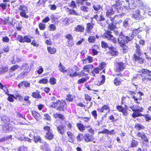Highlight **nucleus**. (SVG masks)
Segmentation results:
<instances>
[{"instance_id": "1", "label": "nucleus", "mask_w": 151, "mask_h": 151, "mask_svg": "<svg viewBox=\"0 0 151 151\" xmlns=\"http://www.w3.org/2000/svg\"><path fill=\"white\" fill-rule=\"evenodd\" d=\"M106 12V16L109 17L106 22L108 24L109 28L111 30H113L116 27V24L114 23V18L111 16L117 12L116 10L112 6H106L105 7Z\"/></svg>"}, {"instance_id": "2", "label": "nucleus", "mask_w": 151, "mask_h": 151, "mask_svg": "<svg viewBox=\"0 0 151 151\" xmlns=\"http://www.w3.org/2000/svg\"><path fill=\"white\" fill-rule=\"evenodd\" d=\"M135 53L134 55V59L136 62H138L142 64L143 63L144 60L140 56L141 54V50L140 49V47L138 44H135Z\"/></svg>"}, {"instance_id": "3", "label": "nucleus", "mask_w": 151, "mask_h": 151, "mask_svg": "<svg viewBox=\"0 0 151 151\" xmlns=\"http://www.w3.org/2000/svg\"><path fill=\"white\" fill-rule=\"evenodd\" d=\"M141 73L140 76L142 81L146 82L148 81H151V72L147 69H142L139 71Z\"/></svg>"}, {"instance_id": "4", "label": "nucleus", "mask_w": 151, "mask_h": 151, "mask_svg": "<svg viewBox=\"0 0 151 151\" xmlns=\"http://www.w3.org/2000/svg\"><path fill=\"white\" fill-rule=\"evenodd\" d=\"M18 9L20 12L19 14L20 16L26 19L29 18V16L27 14L28 13V9L25 5L22 4L20 5Z\"/></svg>"}, {"instance_id": "5", "label": "nucleus", "mask_w": 151, "mask_h": 151, "mask_svg": "<svg viewBox=\"0 0 151 151\" xmlns=\"http://www.w3.org/2000/svg\"><path fill=\"white\" fill-rule=\"evenodd\" d=\"M21 69L24 70L17 76V78H23L26 77L27 75L30 71L29 67L27 64H23L22 66Z\"/></svg>"}, {"instance_id": "6", "label": "nucleus", "mask_w": 151, "mask_h": 151, "mask_svg": "<svg viewBox=\"0 0 151 151\" xmlns=\"http://www.w3.org/2000/svg\"><path fill=\"white\" fill-rule=\"evenodd\" d=\"M14 37L16 38V39L19 42L24 43L25 42L30 43L31 41V39L28 36H24V37L21 35H17V33L15 32L14 35Z\"/></svg>"}, {"instance_id": "7", "label": "nucleus", "mask_w": 151, "mask_h": 151, "mask_svg": "<svg viewBox=\"0 0 151 151\" xmlns=\"http://www.w3.org/2000/svg\"><path fill=\"white\" fill-rule=\"evenodd\" d=\"M121 37H120L118 40V44L122 48V50H123V52L124 53L126 52L128 50V47L125 45V44L128 43V41L126 38L123 40H122Z\"/></svg>"}, {"instance_id": "8", "label": "nucleus", "mask_w": 151, "mask_h": 151, "mask_svg": "<svg viewBox=\"0 0 151 151\" xmlns=\"http://www.w3.org/2000/svg\"><path fill=\"white\" fill-rule=\"evenodd\" d=\"M114 33L116 35H118V41L120 37H121L122 40H123L126 38L128 41H131L134 38V36L133 35H129L128 36H125L123 35V32H119L117 30L114 31Z\"/></svg>"}, {"instance_id": "9", "label": "nucleus", "mask_w": 151, "mask_h": 151, "mask_svg": "<svg viewBox=\"0 0 151 151\" xmlns=\"http://www.w3.org/2000/svg\"><path fill=\"white\" fill-rule=\"evenodd\" d=\"M111 32L110 31H107L105 32L104 35V37L106 38L108 40H111L114 43H117V40L116 38L111 34Z\"/></svg>"}, {"instance_id": "10", "label": "nucleus", "mask_w": 151, "mask_h": 151, "mask_svg": "<svg viewBox=\"0 0 151 151\" xmlns=\"http://www.w3.org/2000/svg\"><path fill=\"white\" fill-rule=\"evenodd\" d=\"M125 66V64L123 62H118L115 65L114 70L116 72H119L124 70Z\"/></svg>"}, {"instance_id": "11", "label": "nucleus", "mask_w": 151, "mask_h": 151, "mask_svg": "<svg viewBox=\"0 0 151 151\" xmlns=\"http://www.w3.org/2000/svg\"><path fill=\"white\" fill-rule=\"evenodd\" d=\"M44 129L46 133L45 137L49 140H51L53 139V135L52 133V131L50 128L48 126H45L44 127Z\"/></svg>"}, {"instance_id": "12", "label": "nucleus", "mask_w": 151, "mask_h": 151, "mask_svg": "<svg viewBox=\"0 0 151 151\" xmlns=\"http://www.w3.org/2000/svg\"><path fill=\"white\" fill-rule=\"evenodd\" d=\"M72 72H73V70L69 68L68 70V74L71 77H74L78 76H82L85 75V73H84L83 70L80 72H77L76 71L73 74H72L71 73Z\"/></svg>"}, {"instance_id": "13", "label": "nucleus", "mask_w": 151, "mask_h": 151, "mask_svg": "<svg viewBox=\"0 0 151 151\" xmlns=\"http://www.w3.org/2000/svg\"><path fill=\"white\" fill-rule=\"evenodd\" d=\"M132 17L136 21H138L142 19V16L140 15V11L139 9L133 12Z\"/></svg>"}, {"instance_id": "14", "label": "nucleus", "mask_w": 151, "mask_h": 151, "mask_svg": "<svg viewBox=\"0 0 151 151\" xmlns=\"http://www.w3.org/2000/svg\"><path fill=\"white\" fill-rule=\"evenodd\" d=\"M122 3L120 0L116 1V3L112 6L116 10L118 13L120 12L121 10Z\"/></svg>"}, {"instance_id": "15", "label": "nucleus", "mask_w": 151, "mask_h": 151, "mask_svg": "<svg viewBox=\"0 0 151 151\" xmlns=\"http://www.w3.org/2000/svg\"><path fill=\"white\" fill-rule=\"evenodd\" d=\"M58 106L57 107V109L59 111H64V109L66 105V102L64 101H60Z\"/></svg>"}, {"instance_id": "16", "label": "nucleus", "mask_w": 151, "mask_h": 151, "mask_svg": "<svg viewBox=\"0 0 151 151\" xmlns=\"http://www.w3.org/2000/svg\"><path fill=\"white\" fill-rule=\"evenodd\" d=\"M94 139V137L88 133H86L84 135V139L86 142H91Z\"/></svg>"}, {"instance_id": "17", "label": "nucleus", "mask_w": 151, "mask_h": 151, "mask_svg": "<svg viewBox=\"0 0 151 151\" xmlns=\"http://www.w3.org/2000/svg\"><path fill=\"white\" fill-rule=\"evenodd\" d=\"M30 83L27 81H23L19 83L18 86L19 88H25L29 87Z\"/></svg>"}, {"instance_id": "18", "label": "nucleus", "mask_w": 151, "mask_h": 151, "mask_svg": "<svg viewBox=\"0 0 151 151\" xmlns=\"http://www.w3.org/2000/svg\"><path fill=\"white\" fill-rule=\"evenodd\" d=\"M137 135L139 137L141 138L144 142H148L149 140L144 132H138L137 134Z\"/></svg>"}, {"instance_id": "19", "label": "nucleus", "mask_w": 151, "mask_h": 151, "mask_svg": "<svg viewBox=\"0 0 151 151\" xmlns=\"http://www.w3.org/2000/svg\"><path fill=\"white\" fill-rule=\"evenodd\" d=\"M91 23H88L86 25V31L87 33H89L91 32V30L93 29L94 24L93 23V18L91 20Z\"/></svg>"}, {"instance_id": "20", "label": "nucleus", "mask_w": 151, "mask_h": 151, "mask_svg": "<svg viewBox=\"0 0 151 151\" xmlns=\"http://www.w3.org/2000/svg\"><path fill=\"white\" fill-rule=\"evenodd\" d=\"M109 49L110 50L109 52L112 56H115L117 55L118 52L116 50V49L114 48L111 45L109 47Z\"/></svg>"}, {"instance_id": "21", "label": "nucleus", "mask_w": 151, "mask_h": 151, "mask_svg": "<svg viewBox=\"0 0 151 151\" xmlns=\"http://www.w3.org/2000/svg\"><path fill=\"white\" fill-rule=\"evenodd\" d=\"M123 81L119 77H115L114 80V83L116 86H119L121 85Z\"/></svg>"}, {"instance_id": "22", "label": "nucleus", "mask_w": 151, "mask_h": 151, "mask_svg": "<svg viewBox=\"0 0 151 151\" xmlns=\"http://www.w3.org/2000/svg\"><path fill=\"white\" fill-rule=\"evenodd\" d=\"M65 37L68 39V44L71 46L73 45L74 44L73 42V37L70 34H68L65 36Z\"/></svg>"}, {"instance_id": "23", "label": "nucleus", "mask_w": 151, "mask_h": 151, "mask_svg": "<svg viewBox=\"0 0 151 151\" xmlns=\"http://www.w3.org/2000/svg\"><path fill=\"white\" fill-rule=\"evenodd\" d=\"M19 66L18 65H13V66H12L11 67L10 69V73H9V76H6V77H8V78L12 76V75H13V73L11 75L10 74V73L12 71H14L15 70H16L17 69L19 68Z\"/></svg>"}, {"instance_id": "24", "label": "nucleus", "mask_w": 151, "mask_h": 151, "mask_svg": "<svg viewBox=\"0 0 151 151\" xmlns=\"http://www.w3.org/2000/svg\"><path fill=\"white\" fill-rule=\"evenodd\" d=\"M57 128L58 132L62 135L64 134L65 131V129L63 125H60L57 127Z\"/></svg>"}, {"instance_id": "25", "label": "nucleus", "mask_w": 151, "mask_h": 151, "mask_svg": "<svg viewBox=\"0 0 151 151\" xmlns=\"http://www.w3.org/2000/svg\"><path fill=\"white\" fill-rule=\"evenodd\" d=\"M105 76L104 75H102L99 81L96 83L98 86H100L104 84L105 81Z\"/></svg>"}, {"instance_id": "26", "label": "nucleus", "mask_w": 151, "mask_h": 151, "mask_svg": "<svg viewBox=\"0 0 151 151\" xmlns=\"http://www.w3.org/2000/svg\"><path fill=\"white\" fill-rule=\"evenodd\" d=\"M93 57L91 56H88L87 58H86L84 59L83 60V64L91 63L93 62Z\"/></svg>"}, {"instance_id": "27", "label": "nucleus", "mask_w": 151, "mask_h": 151, "mask_svg": "<svg viewBox=\"0 0 151 151\" xmlns=\"http://www.w3.org/2000/svg\"><path fill=\"white\" fill-rule=\"evenodd\" d=\"M75 30L77 32H83L84 31V28L83 26L78 25L76 27H75Z\"/></svg>"}, {"instance_id": "28", "label": "nucleus", "mask_w": 151, "mask_h": 151, "mask_svg": "<svg viewBox=\"0 0 151 151\" xmlns=\"http://www.w3.org/2000/svg\"><path fill=\"white\" fill-rule=\"evenodd\" d=\"M76 126L81 132H83L85 130V126L83 124L81 123H77Z\"/></svg>"}, {"instance_id": "29", "label": "nucleus", "mask_w": 151, "mask_h": 151, "mask_svg": "<svg viewBox=\"0 0 151 151\" xmlns=\"http://www.w3.org/2000/svg\"><path fill=\"white\" fill-rule=\"evenodd\" d=\"M74 98V96L70 94H68L66 97V100L67 101L72 102Z\"/></svg>"}, {"instance_id": "30", "label": "nucleus", "mask_w": 151, "mask_h": 151, "mask_svg": "<svg viewBox=\"0 0 151 151\" xmlns=\"http://www.w3.org/2000/svg\"><path fill=\"white\" fill-rule=\"evenodd\" d=\"M93 67L92 65H88L85 66L83 68V71L87 72H89L90 70L93 68Z\"/></svg>"}, {"instance_id": "31", "label": "nucleus", "mask_w": 151, "mask_h": 151, "mask_svg": "<svg viewBox=\"0 0 151 151\" xmlns=\"http://www.w3.org/2000/svg\"><path fill=\"white\" fill-rule=\"evenodd\" d=\"M32 114L33 116L37 120H39L40 118V114L35 111H32Z\"/></svg>"}, {"instance_id": "32", "label": "nucleus", "mask_w": 151, "mask_h": 151, "mask_svg": "<svg viewBox=\"0 0 151 151\" xmlns=\"http://www.w3.org/2000/svg\"><path fill=\"white\" fill-rule=\"evenodd\" d=\"M53 116L55 119L59 118L63 120H64L65 119V117L64 115L61 114L56 113L54 114Z\"/></svg>"}, {"instance_id": "33", "label": "nucleus", "mask_w": 151, "mask_h": 151, "mask_svg": "<svg viewBox=\"0 0 151 151\" xmlns=\"http://www.w3.org/2000/svg\"><path fill=\"white\" fill-rule=\"evenodd\" d=\"M129 0H126L125 2L127 3V5H125L124 6L123 10L127 11V12H129L130 11V8L129 7Z\"/></svg>"}, {"instance_id": "34", "label": "nucleus", "mask_w": 151, "mask_h": 151, "mask_svg": "<svg viewBox=\"0 0 151 151\" xmlns=\"http://www.w3.org/2000/svg\"><path fill=\"white\" fill-rule=\"evenodd\" d=\"M131 22V20L129 18L127 19H125L123 22V25L124 27H127L129 26Z\"/></svg>"}, {"instance_id": "35", "label": "nucleus", "mask_w": 151, "mask_h": 151, "mask_svg": "<svg viewBox=\"0 0 151 151\" xmlns=\"http://www.w3.org/2000/svg\"><path fill=\"white\" fill-rule=\"evenodd\" d=\"M138 143L139 142L137 141L134 139H132L131 141L130 147L131 148L136 147L137 146Z\"/></svg>"}, {"instance_id": "36", "label": "nucleus", "mask_w": 151, "mask_h": 151, "mask_svg": "<svg viewBox=\"0 0 151 151\" xmlns=\"http://www.w3.org/2000/svg\"><path fill=\"white\" fill-rule=\"evenodd\" d=\"M14 99L16 100L21 101L22 100L23 97L19 93L16 92L14 94Z\"/></svg>"}, {"instance_id": "37", "label": "nucleus", "mask_w": 151, "mask_h": 151, "mask_svg": "<svg viewBox=\"0 0 151 151\" xmlns=\"http://www.w3.org/2000/svg\"><path fill=\"white\" fill-rule=\"evenodd\" d=\"M59 70L61 72L65 73L67 72V70L65 69V68L61 63H60L58 66Z\"/></svg>"}, {"instance_id": "38", "label": "nucleus", "mask_w": 151, "mask_h": 151, "mask_svg": "<svg viewBox=\"0 0 151 151\" xmlns=\"http://www.w3.org/2000/svg\"><path fill=\"white\" fill-rule=\"evenodd\" d=\"M134 128L137 130H140L144 129L145 127L141 124L136 123L134 126Z\"/></svg>"}, {"instance_id": "39", "label": "nucleus", "mask_w": 151, "mask_h": 151, "mask_svg": "<svg viewBox=\"0 0 151 151\" xmlns=\"http://www.w3.org/2000/svg\"><path fill=\"white\" fill-rule=\"evenodd\" d=\"M6 94L9 96L7 98L8 100L10 102H13L14 101V95L6 93Z\"/></svg>"}, {"instance_id": "40", "label": "nucleus", "mask_w": 151, "mask_h": 151, "mask_svg": "<svg viewBox=\"0 0 151 151\" xmlns=\"http://www.w3.org/2000/svg\"><path fill=\"white\" fill-rule=\"evenodd\" d=\"M100 68H95L91 72V75L93 76H95L96 74H98L99 73Z\"/></svg>"}, {"instance_id": "41", "label": "nucleus", "mask_w": 151, "mask_h": 151, "mask_svg": "<svg viewBox=\"0 0 151 151\" xmlns=\"http://www.w3.org/2000/svg\"><path fill=\"white\" fill-rule=\"evenodd\" d=\"M47 50L48 52L52 54L55 53L56 51V48L54 47H48Z\"/></svg>"}, {"instance_id": "42", "label": "nucleus", "mask_w": 151, "mask_h": 151, "mask_svg": "<svg viewBox=\"0 0 151 151\" xmlns=\"http://www.w3.org/2000/svg\"><path fill=\"white\" fill-rule=\"evenodd\" d=\"M114 131V130H112L111 131H109L107 129H104L102 131L99 132L98 133L100 134H111L112 132Z\"/></svg>"}, {"instance_id": "43", "label": "nucleus", "mask_w": 151, "mask_h": 151, "mask_svg": "<svg viewBox=\"0 0 151 151\" xmlns=\"http://www.w3.org/2000/svg\"><path fill=\"white\" fill-rule=\"evenodd\" d=\"M96 37L94 36H90L88 38V42L91 43L95 42Z\"/></svg>"}, {"instance_id": "44", "label": "nucleus", "mask_w": 151, "mask_h": 151, "mask_svg": "<svg viewBox=\"0 0 151 151\" xmlns=\"http://www.w3.org/2000/svg\"><path fill=\"white\" fill-rule=\"evenodd\" d=\"M8 68L7 67L4 66L0 68V74H3L8 71Z\"/></svg>"}, {"instance_id": "45", "label": "nucleus", "mask_w": 151, "mask_h": 151, "mask_svg": "<svg viewBox=\"0 0 151 151\" xmlns=\"http://www.w3.org/2000/svg\"><path fill=\"white\" fill-rule=\"evenodd\" d=\"M43 151H50L48 144L45 142L44 145L42 147Z\"/></svg>"}, {"instance_id": "46", "label": "nucleus", "mask_w": 151, "mask_h": 151, "mask_svg": "<svg viewBox=\"0 0 151 151\" xmlns=\"http://www.w3.org/2000/svg\"><path fill=\"white\" fill-rule=\"evenodd\" d=\"M1 120L3 121L5 123H7L9 122L10 119L9 118L6 116H3L1 118Z\"/></svg>"}, {"instance_id": "47", "label": "nucleus", "mask_w": 151, "mask_h": 151, "mask_svg": "<svg viewBox=\"0 0 151 151\" xmlns=\"http://www.w3.org/2000/svg\"><path fill=\"white\" fill-rule=\"evenodd\" d=\"M101 45L102 48L105 49L108 48L109 49V47L111 46V45L109 46L108 44L106 42L102 41L101 42Z\"/></svg>"}, {"instance_id": "48", "label": "nucleus", "mask_w": 151, "mask_h": 151, "mask_svg": "<svg viewBox=\"0 0 151 151\" xmlns=\"http://www.w3.org/2000/svg\"><path fill=\"white\" fill-rule=\"evenodd\" d=\"M142 115L141 113H139L138 111L134 112L132 114V116L134 118L136 117L141 116Z\"/></svg>"}, {"instance_id": "49", "label": "nucleus", "mask_w": 151, "mask_h": 151, "mask_svg": "<svg viewBox=\"0 0 151 151\" xmlns=\"http://www.w3.org/2000/svg\"><path fill=\"white\" fill-rule=\"evenodd\" d=\"M93 8L95 11H99L102 8L101 6L99 4L94 5L93 6Z\"/></svg>"}, {"instance_id": "50", "label": "nucleus", "mask_w": 151, "mask_h": 151, "mask_svg": "<svg viewBox=\"0 0 151 151\" xmlns=\"http://www.w3.org/2000/svg\"><path fill=\"white\" fill-rule=\"evenodd\" d=\"M15 19L14 18L9 19H7V23L9 24H10L13 25L15 23V22H14V21H15Z\"/></svg>"}, {"instance_id": "51", "label": "nucleus", "mask_w": 151, "mask_h": 151, "mask_svg": "<svg viewBox=\"0 0 151 151\" xmlns=\"http://www.w3.org/2000/svg\"><path fill=\"white\" fill-rule=\"evenodd\" d=\"M32 97L35 98L40 99L41 98V96L40 94L36 92L32 93Z\"/></svg>"}, {"instance_id": "52", "label": "nucleus", "mask_w": 151, "mask_h": 151, "mask_svg": "<svg viewBox=\"0 0 151 151\" xmlns=\"http://www.w3.org/2000/svg\"><path fill=\"white\" fill-rule=\"evenodd\" d=\"M140 75L137 74L134 75L133 78L132 79L131 81L132 82L134 81L137 80V79H139L140 78Z\"/></svg>"}, {"instance_id": "53", "label": "nucleus", "mask_w": 151, "mask_h": 151, "mask_svg": "<svg viewBox=\"0 0 151 151\" xmlns=\"http://www.w3.org/2000/svg\"><path fill=\"white\" fill-rule=\"evenodd\" d=\"M56 80L54 77L51 78L49 80L50 84L52 85H54L56 83Z\"/></svg>"}, {"instance_id": "54", "label": "nucleus", "mask_w": 151, "mask_h": 151, "mask_svg": "<svg viewBox=\"0 0 151 151\" xmlns=\"http://www.w3.org/2000/svg\"><path fill=\"white\" fill-rule=\"evenodd\" d=\"M83 138H84V136L83 134H79L77 137V140L79 141H81Z\"/></svg>"}, {"instance_id": "55", "label": "nucleus", "mask_w": 151, "mask_h": 151, "mask_svg": "<svg viewBox=\"0 0 151 151\" xmlns=\"http://www.w3.org/2000/svg\"><path fill=\"white\" fill-rule=\"evenodd\" d=\"M48 80L47 78H43L39 80L38 82L40 84H45L47 83Z\"/></svg>"}, {"instance_id": "56", "label": "nucleus", "mask_w": 151, "mask_h": 151, "mask_svg": "<svg viewBox=\"0 0 151 151\" xmlns=\"http://www.w3.org/2000/svg\"><path fill=\"white\" fill-rule=\"evenodd\" d=\"M37 71L39 74H40L43 71V69L42 66H39L37 68Z\"/></svg>"}, {"instance_id": "57", "label": "nucleus", "mask_w": 151, "mask_h": 151, "mask_svg": "<svg viewBox=\"0 0 151 151\" xmlns=\"http://www.w3.org/2000/svg\"><path fill=\"white\" fill-rule=\"evenodd\" d=\"M87 80V79L86 78H83L81 79H79L77 83L78 84L83 83L84 82H86Z\"/></svg>"}, {"instance_id": "58", "label": "nucleus", "mask_w": 151, "mask_h": 151, "mask_svg": "<svg viewBox=\"0 0 151 151\" xmlns=\"http://www.w3.org/2000/svg\"><path fill=\"white\" fill-rule=\"evenodd\" d=\"M81 9L82 11L85 12H87L88 11V7L85 6H81Z\"/></svg>"}, {"instance_id": "59", "label": "nucleus", "mask_w": 151, "mask_h": 151, "mask_svg": "<svg viewBox=\"0 0 151 151\" xmlns=\"http://www.w3.org/2000/svg\"><path fill=\"white\" fill-rule=\"evenodd\" d=\"M59 101H58L56 102H52L50 104V106L52 108H55L59 104Z\"/></svg>"}, {"instance_id": "60", "label": "nucleus", "mask_w": 151, "mask_h": 151, "mask_svg": "<svg viewBox=\"0 0 151 151\" xmlns=\"http://www.w3.org/2000/svg\"><path fill=\"white\" fill-rule=\"evenodd\" d=\"M10 48V46L8 45H6L3 48V50L5 52H7L9 51Z\"/></svg>"}, {"instance_id": "61", "label": "nucleus", "mask_w": 151, "mask_h": 151, "mask_svg": "<svg viewBox=\"0 0 151 151\" xmlns=\"http://www.w3.org/2000/svg\"><path fill=\"white\" fill-rule=\"evenodd\" d=\"M105 20V18L104 16L102 14H101L99 17L97 22H103Z\"/></svg>"}, {"instance_id": "62", "label": "nucleus", "mask_w": 151, "mask_h": 151, "mask_svg": "<svg viewBox=\"0 0 151 151\" xmlns=\"http://www.w3.org/2000/svg\"><path fill=\"white\" fill-rule=\"evenodd\" d=\"M106 65V63L104 62H102L99 65V68L100 70H101L104 68Z\"/></svg>"}, {"instance_id": "63", "label": "nucleus", "mask_w": 151, "mask_h": 151, "mask_svg": "<svg viewBox=\"0 0 151 151\" xmlns=\"http://www.w3.org/2000/svg\"><path fill=\"white\" fill-rule=\"evenodd\" d=\"M91 114L94 118L95 119H96L97 116L96 111L95 110L91 112Z\"/></svg>"}, {"instance_id": "64", "label": "nucleus", "mask_w": 151, "mask_h": 151, "mask_svg": "<svg viewBox=\"0 0 151 151\" xmlns=\"http://www.w3.org/2000/svg\"><path fill=\"white\" fill-rule=\"evenodd\" d=\"M27 150V148L24 146H22L20 147L17 151H26Z\"/></svg>"}]
</instances>
